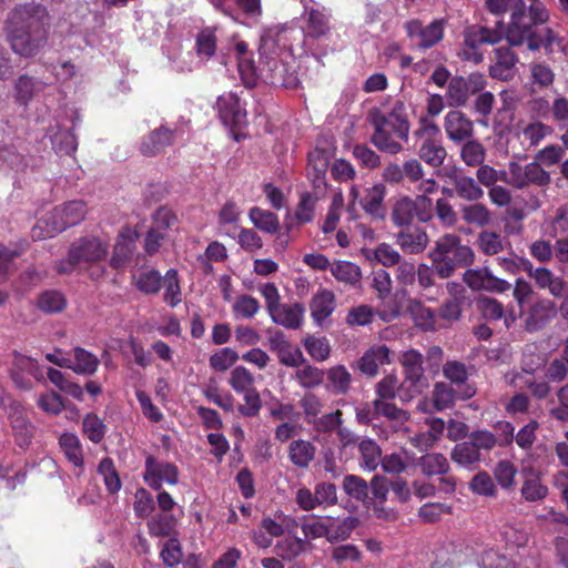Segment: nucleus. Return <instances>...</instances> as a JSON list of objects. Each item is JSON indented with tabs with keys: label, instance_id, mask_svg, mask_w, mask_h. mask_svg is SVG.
I'll list each match as a JSON object with an SVG mask.
<instances>
[{
	"label": "nucleus",
	"instance_id": "nucleus-1",
	"mask_svg": "<svg viewBox=\"0 0 568 568\" xmlns=\"http://www.w3.org/2000/svg\"><path fill=\"white\" fill-rule=\"evenodd\" d=\"M47 9L40 4L26 3L10 13L6 32L12 50L21 57H33L47 42Z\"/></svg>",
	"mask_w": 568,
	"mask_h": 568
},
{
	"label": "nucleus",
	"instance_id": "nucleus-2",
	"mask_svg": "<svg viewBox=\"0 0 568 568\" xmlns=\"http://www.w3.org/2000/svg\"><path fill=\"white\" fill-rule=\"evenodd\" d=\"M281 39H275L271 32L262 36L260 45V64L256 67L254 80L260 78L273 87L294 89L298 85L293 53Z\"/></svg>",
	"mask_w": 568,
	"mask_h": 568
},
{
	"label": "nucleus",
	"instance_id": "nucleus-3",
	"mask_svg": "<svg viewBox=\"0 0 568 568\" xmlns=\"http://www.w3.org/2000/svg\"><path fill=\"white\" fill-rule=\"evenodd\" d=\"M374 128L372 142L378 150L389 154L400 152L410 129L405 104L395 102L389 112L375 118Z\"/></svg>",
	"mask_w": 568,
	"mask_h": 568
},
{
	"label": "nucleus",
	"instance_id": "nucleus-4",
	"mask_svg": "<svg viewBox=\"0 0 568 568\" xmlns=\"http://www.w3.org/2000/svg\"><path fill=\"white\" fill-rule=\"evenodd\" d=\"M429 257L436 274L440 278L453 275L456 267H463L474 262V252L468 245L462 244L459 236L445 234L439 237Z\"/></svg>",
	"mask_w": 568,
	"mask_h": 568
},
{
	"label": "nucleus",
	"instance_id": "nucleus-5",
	"mask_svg": "<svg viewBox=\"0 0 568 568\" xmlns=\"http://www.w3.org/2000/svg\"><path fill=\"white\" fill-rule=\"evenodd\" d=\"M87 214L83 201L75 200L55 206L38 220L31 230L34 241L52 237L70 226L79 224Z\"/></svg>",
	"mask_w": 568,
	"mask_h": 568
},
{
	"label": "nucleus",
	"instance_id": "nucleus-6",
	"mask_svg": "<svg viewBox=\"0 0 568 568\" xmlns=\"http://www.w3.org/2000/svg\"><path fill=\"white\" fill-rule=\"evenodd\" d=\"M549 20V11L541 2H534L528 8L523 1L521 7L516 8L510 14V21L506 30V40L510 45H521L529 42L537 34L534 26L544 24Z\"/></svg>",
	"mask_w": 568,
	"mask_h": 568
},
{
	"label": "nucleus",
	"instance_id": "nucleus-7",
	"mask_svg": "<svg viewBox=\"0 0 568 568\" xmlns=\"http://www.w3.org/2000/svg\"><path fill=\"white\" fill-rule=\"evenodd\" d=\"M109 252V243L98 237H81L74 241L69 250L68 260L58 264L59 273H68L73 268L87 270L103 261Z\"/></svg>",
	"mask_w": 568,
	"mask_h": 568
},
{
	"label": "nucleus",
	"instance_id": "nucleus-8",
	"mask_svg": "<svg viewBox=\"0 0 568 568\" xmlns=\"http://www.w3.org/2000/svg\"><path fill=\"white\" fill-rule=\"evenodd\" d=\"M414 135L417 139L419 160L434 169L440 168L445 162L447 151L443 145L438 125L427 116H422Z\"/></svg>",
	"mask_w": 568,
	"mask_h": 568
},
{
	"label": "nucleus",
	"instance_id": "nucleus-9",
	"mask_svg": "<svg viewBox=\"0 0 568 568\" xmlns=\"http://www.w3.org/2000/svg\"><path fill=\"white\" fill-rule=\"evenodd\" d=\"M392 221L397 226H408L415 220L420 223L429 222L434 216V203L425 195L415 197L402 196L393 205Z\"/></svg>",
	"mask_w": 568,
	"mask_h": 568
},
{
	"label": "nucleus",
	"instance_id": "nucleus-10",
	"mask_svg": "<svg viewBox=\"0 0 568 568\" xmlns=\"http://www.w3.org/2000/svg\"><path fill=\"white\" fill-rule=\"evenodd\" d=\"M501 36L498 31L480 26H470L464 31V43L459 51V57L475 64L484 59L479 50L481 44H495L499 42Z\"/></svg>",
	"mask_w": 568,
	"mask_h": 568
},
{
	"label": "nucleus",
	"instance_id": "nucleus-11",
	"mask_svg": "<svg viewBox=\"0 0 568 568\" xmlns=\"http://www.w3.org/2000/svg\"><path fill=\"white\" fill-rule=\"evenodd\" d=\"M302 4L301 19L304 33L314 39L326 36L329 31V10L315 0H302Z\"/></svg>",
	"mask_w": 568,
	"mask_h": 568
},
{
	"label": "nucleus",
	"instance_id": "nucleus-12",
	"mask_svg": "<svg viewBox=\"0 0 568 568\" xmlns=\"http://www.w3.org/2000/svg\"><path fill=\"white\" fill-rule=\"evenodd\" d=\"M446 26L445 19H435L423 26L419 20L406 22L405 29L410 41L419 49H429L442 41Z\"/></svg>",
	"mask_w": 568,
	"mask_h": 568
},
{
	"label": "nucleus",
	"instance_id": "nucleus-13",
	"mask_svg": "<svg viewBox=\"0 0 568 568\" xmlns=\"http://www.w3.org/2000/svg\"><path fill=\"white\" fill-rule=\"evenodd\" d=\"M510 185L515 189H525L528 185L547 186L551 179L550 174L535 161L526 165L517 162L509 163Z\"/></svg>",
	"mask_w": 568,
	"mask_h": 568
},
{
	"label": "nucleus",
	"instance_id": "nucleus-14",
	"mask_svg": "<svg viewBox=\"0 0 568 568\" xmlns=\"http://www.w3.org/2000/svg\"><path fill=\"white\" fill-rule=\"evenodd\" d=\"M144 481L153 489L159 490L162 485H175L179 481V470L175 465L159 462L149 456L145 460Z\"/></svg>",
	"mask_w": 568,
	"mask_h": 568
},
{
	"label": "nucleus",
	"instance_id": "nucleus-15",
	"mask_svg": "<svg viewBox=\"0 0 568 568\" xmlns=\"http://www.w3.org/2000/svg\"><path fill=\"white\" fill-rule=\"evenodd\" d=\"M400 363L406 375L405 383H409L413 393H420L427 386L423 355L416 349L405 351L400 356Z\"/></svg>",
	"mask_w": 568,
	"mask_h": 568
},
{
	"label": "nucleus",
	"instance_id": "nucleus-16",
	"mask_svg": "<svg viewBox=\"0 0 568 568\" xmlns=\"http://www.w3.org/2000/svg\"><path fill=\"white\" fill-rule=\"evenodd\" d=\"M216 108L225 125L241 126L246 122V111L235 93L227 92L220 95Z\"/></svg>",
	"mask_w": 568,
	"mask_h": 568
},
{
	"label": "nucleus",
	"instance_id": "nucleus-17",
	"mask_svg": "<svg viewBox=\"0 0 568 568\" xmlns=\"http://www.w3.org/2000/svg\"><path fill=\"white\" fill-rule=\"evenodd\" d=\"M444 130L450 141L459 143L473 136L474 123L462 111L452 110L444 118Z\"/></svg>",
	"mask_w": 568,
	"mask_h": 568
},
{
	"label": "nucleus",
	"instance_id": "nucleus-18",
	"mask_svg": "<svg viewBox=\"0 0 568 568\" xmlns=\"http://www.w3.org/2000/svg\"><path fill=\"white\" fill-rule=\"evenodd\" d=\"M30 376L36 379L42 377L38 363L31 357L14 353L11 363V377L13 382L20 388H29L31 387Z\"/></svg>",
	"mask_w": 568,
	"mask_h": 568
},
{
	"label": "nucleus",
	"instance_id": "nucleus-19",
	"mask_svg": "<svg viewBox=\"0 0 568 568\" xmlns=\"http://www.w3.org/2000/svg\"><path fill=\"white\" fill-rule=\"evenodd\" d=\"M176 138V131L168 125H161L143 138L140 151L145 156H154L171 145Z\"/></svg>",
	"mask_w": 568,
	"mask_h": 568
},
{
	"label": "nucleus",
	"instance_id": "nucleus-20",
	"mask_svg": "<svg viewBox=\"0 0 568 568\" xmlns=\"http://www.w3.org/2000/svg\"><path fill=\"white\" fill-rule=\"evenodd\" d=\"M175 216L169 210L161 209L154 216V226L149 230L145 237V251L148 254L158 252L162 241L166 236V229L174 223Z\"/></svg>",
	"mask_w": 568,
	"mask_h": 568
},
{
	"label": "nucleus",
	"instance_id": "nucleus-21",
	"mask_svg": "<svg viewBox=\"0 0 568 568\" xmlns=\"http://www.w3.org/2000/svg\"><path fill=\"white\" fill-rule=\"evenodd\" d=\"M8 417L11 422L12 430L20 447L30 443L32 437V425L30 424L23 407L17 402L9 405Z\"/></svg>",
	"mask_w": 568,
	"mask_h": 568
},
{
	"label": "nucleus",
	"instance_id": "nucleus-22",
	"mask_svg": "<svg viewBox=\"0 0 568 568\" xmlns=\"http://www.w3.org/2000/svg\"><path fill=\"white\" fill-rule=\"evenodd\" d=\"M232 41L234 43L229 47V54L234 55L237 60L239 71L245 82L247 84H252L254 83L256 67L252 60V53L248 50V45L245 41L239 40L236 37H234Z\"/></svg>",
	"mask_w": 568,
	"mask_h": 568
},
{
	"label": "nucleus",
	"instance_id": "nucleus-23",
	"mask_svg": "<svg viewBox=\"0 0 568 568\" xmlns=\"http://www.w3.org/2000/svg\"><path fill=\"white\" fill-rule=\"evenodd\" d=\"M475 388L470 385H465L460 393H456L453 388L445 383H437L433 389V406L435 410H444L453 406L456 398L467 399L474 396Z\"/></svg>",
	"mask_w": 568,
	"mask_h": 568
},
{
	"label": "nucleus",
	"instance_id": "nucleus-24",
	"mask_svg": "<svg viewBox=\"0 0 568 568\" xmlns=\"http://www.w3.org/2000/svg\"><path fill=\"white\" fill-rule=\"evenodd\" d=\"M518 58L510 48L500 47L495 50V62L489 68L493 78L507 81L513 78Z\"/></svg>",
	"mask_w": 568,
	"mask_h": 568
},
{
	"label": "nucleus",
	"instance_id": "nucleus-25",
	"mask_svg": "<svg viewBox=\"0 0 568 568\" xmlns=\"http://www.w3.org/2000/svg\"><path fill=\"white\" fill-rule=\"evenodd\" d=\"M557 313L554 302L549 300L536 301L528 311L525 320L526 328L529 332L540 329L546 323H548Z\"/></svg>",
	"mask_w": 568,
	"mask_h": 568
},
{
	"label": "nucleus",
	"instance_id": "nucleus-26",
	"mask_svg": "<svg viewBox=\"0 0 568 568\" xmlns=\"http://www.w3.org/2000/svg\"><path fill=\"white\" fill-rule=\"evenodd\" d=\"M305 308L300 303L281 304L271 314L274 323L288 329H297L304 320Z\"/></svg>",
	"mask_w": 568,
	"mask_h": 568
},
{
	"label": "nucleus",
	"instance_id": "nucleus-27",
	"mask_svg": "<svg viewBox=\"0 0 568 568\" xmlns=\"http://www.w3.org/2000/svg\"><path fill=\"white\" fill-rule=\"evenodd\" d=\"M310 310L315 324L322 326L335 310V295L328 290H320L313 296Z\"/></svg>",
	"mask_w": 568,
	"mask_h": 568
},
{
	"label": "nucleus",
	"instance_id": "nucleus-28",
	"mask_svg": "<svg viewBox=\"0 0 568 568\" xmlns=\"http://www.w3.org/2000/svg\"><path fill=\"white\" fill-rule=\"evenodd\" d=\"M396 243L405 253L418 254L426 248L428 235L420 227L407 229L397 234Z\"/></svg>",
	"mask_w": 568,
	"mask_h": 568
},
{
	"label": "nucleus",
	"instance_id": "nucleus-29",
	"mask_svg": "<svg viewBox=\"0 0 568 568\" xmlns=\"http://www.w3.org/2000/svg\"><path fill=\"white\" fill-rule=\"evenodd\" d=\"M408 312L415 325L424 331H436L442 326L437 314L418 300L409 301Z\"/></svg>",
	"mask_w": 568,
	"mask_h": 568
},
{
	"label": "nucleus",
	"instance_id": "nucleus-30",
	"mask_svg": "<svg viewBox=\"0 0 568 568\" xmlns=\"http://www.w3.org/2000/svg\"><path fill=\"white\" fill-rule=\"evenodd\" d=\"M387 363H389V349L385 345H378L363 355L359 369L368 376H374L378 373V368Z\"/></svg>",
	"mask_w": 568,
	"mask_h": 568
},
{
	"label": "nucleus",
	"instance_id": "nucleus-31",
	"mask_svg": "<svg viewBox=\"0 0 568 568\" xmlns=\"http://www.w3.org/2000/svg\"><path fill=\"white\" fill-rule=\"evenodd\" d=\"M45 83L27 74L20 75L14 83V98L21 105H28L33 97L41 92Z\"/></svg>",
	"mask_w": 568,
	"mask_h": 568
},
{
	"label": "nucleus",
	"instance_id": "nucleus-32",
	"mask_svg": "<svg viewBox=\"0 0 568 568\" xmlns=\"http://www.w3.org/2000/svg\"><path fill=\"white\" fill-rule=\"evenodd\" d=\"M59 445L65 458L79 469L78 475H81L83 452L79 437L73 433H63L59 438Z\"/></svg>",
	"mask_w": 568,
	"mask_h": 568
},
{
	"label": "nucleus",
	"instance_id": "nucleus-33",
	"mask_svg": "<svg viewBox=\"0 0 568 568\" xmlns=\"http://www.w3.org/2000/svg\"><path fill=\"white\" fill-rule=\"evenodd\" d=\"M327 537L329 542L347 539L357 525V519L352 516L326 517Z\"/></svg>",
	"mask_w": 568,
	"mask_h": 568
},
{
	"label": "nucleus",
	"instance_id": "nucleus-34",
	"mask_svg": "<svg viewBox=\"0 0 568 568\" xmlns=\"http://www.w3.org/2000/svg\"><path fill=\"white\" fill-rule=\"evenodd\" d=\"M287 453L294 466L307 468L315 457L316 448L308 440L296 439L290 444Z\"/></svg>",
	"mask_w": 568,
	"mask_h": 568
},
{
	"label": "nucleus",
	"instance_id": "nucleus-35",
	"mask_svg": "<svg viewBox=\"0 0 568 568\" xmlns=\"http://www.w3.org/2000/svg\"><path fill=\"white\" fill-rule=\"evenodd\" d=\"M532 280L540 290H547L554 297H561L565 294L564 280L556 276L549 268L537 267Z\"/></svg>",
	"mask_w": 568,
	"mask_h": 568
},
{
	"label": "nucleus",
	"instance_id": "nucleus-36",
	"mask_svg": "<svg viewBox=\"0 0 568 568\" xmlns=\"http://www.w3.org/2000/svg\"><path fill=\"white\" fill-rule=\"evenodd\" d=\"M171 68L176 72H190L196 65L197 61L192 51H184L180 43H173L166 50Z\"/></svg>",
	"mask_w": 568,
	"mask_h": 568
},
{
	"label": "nucleus",
	"instance_id": "nucleus-37",
	"mask_svg": "<svg viewBox=\"0 0 568 568\" xmlns=\"http://www.w3.org/2000/svg\"><path fill=\"white\" fill-rule=\"evenodd\" d=\"M326 389L335 395L345 394L351 385L352 375L343 365H336L325 372Z\"/></svg>",
	"mask_w": 568,
	"mask_h": 568
},
{
	"label": "nucleus",
	"instance_id": "nucleus-38",
	"mask_svg": "<svg viewBox=\"0 0 568 568\" xmlns=\"http://www.w3.org/2000/svg\"><path fill=\"white\" fill-rule=\"evenodd\" d=\"M331 274L346 285L356 286L362 278L359 266L347 261H337L329 266Z\"/></svg>",
	"mask_w": 568,
	"mask_h": 568
},
{
	"label": "nucleus",
	"instance_id": "nucleus-39",
	"mask_svg": "<svg viewBox=\"0 0 568 568\" xmlns=\"http://www.w3.org/2000/svg\"><path fill=\"white\" fill-rule=\"evenodd\" d=\"M302 344L315 362H325L331 355V344L325 336L306 335Z\"/></svg>",
	"mask_w": 568,
	"mask_h": 568
},
{
	"label": "nucleus",
	"instance_id": "nucleus-40",
	"mask_svg": "<svg viewBox=\"0 0 568 568\" xmlns=\"http://www.w3.org/2000/svg\"><path fill=\"white\" fill-rule=\"evenodd\" d=\"M163 277L153 268L141 270L133 275L134 285L144 294H156L162 284Z\"/></svg>",
	"mask_w": 568,
	"mask_h": 568
},
{
	"label": "nucleus",
	"instance_id": "nucleus-41",
	"mask_svg": "<svg viewBox=\"0 0 568 568\" xmlns=\"http://www.w3.org/2000/svg\"><path fill=\"white\" fill-rule=\"evenodd\" d=\"M134 237L128 233H121L114 244L111 265L115 268L122 267L131 257L134 251Z\"/></svg>",
	"mask_w": 568,
	"mask_h": 568
},
{
	"label": "nucleus",
	"instance_id": "nucleus-42",
	"mask_svg": "<svg viewBox=\"0 0 568 568\" xmlns=\"http://www.w3.org/2000/svg\"><path fill=\"white\" fill-rule=\"evenodd\" d=\"M358 450L361 454V466L373 471L377 468L382 459L381 447L371 438H364L358 444Z\"/></svg>",
	"mask_w": 568,
	"mask_h": 568
},
{
	"label": "nucleus",
	"instance_id": "nucleus-43",
	"mask_svg": "<svg viewBox=\"0 0 568 568\" xmlns=\"http://www.w3.org/2000/svg\"><path fill=\"white\" fill-rule=\"evenodd\" d=\"M248 217L253 225L262 232L274 234L280 229V221L276 214L260 209L257 206L252 207L248 212Z\"/></svg>",
	"mask_w": 568,
	"mask_h": 568
},
{
	"label": "nucleus",
	"instance_id": "nucleus-44",
	"mask_svg": "<svg viewBox=\"0 0 568 568\" xmlns=\"http://www.w3.org/2000/svg\"><path fill=\"white\" fill-rule=\"evenodd\" d=\"M463 220L471 225L486 226L491 222V212L483 203L463 205L460 209Z\"/></svg>",
	"mask_w": 568,
	"mask_h": 568
},
{
	"label": "nucleus",
	"instance_id": "nucleus-45",
	"mask_svg": "<svg viewBox=\"0 0 568 568\" xmlns=\"http://www.w3.org/2000/svg\"><path fill=\"white\" fill-rule=\"evenodd\" d=\"M216 28L205 27L196 36L195 49L200 59H210L216 52Z\"/></svg>",
	"mask_w": 568,
	"mask_h": 568
},
{
	"label": "nucleus",
	"instance_id": "nucleus-46",
	"mask_svg": "<svg viewBox=\"0 0 568 568\" xmlns=\"http://www.w3.org/2000/svg\"><path fill=\"white\" fill-rule=\"evenodd\" d=\"M385 197V186L383 184H375L367 189L365 196L362 199L361 204L363 209L371 215H383V201Z\"/></svg>",
	"mask_w": 568,
	"mask_h": 568
},
{
	"label": "nucleus",
	"instance_id": "nucleus-47",
	"mask_svg": "<svg viewBox=\"0 0 568 568\" xmlns=\"http://www.w3.org/2000/svg\"><path fill=\"white\" fill-rule=\"evenodd\" d=\"M419 466L423 474L426 476L444 475L449 469L447 458L439 453H430L422 456Z\"/></svg>",
	"mask_w": 568,
	"mask_h": 568
},
{
	"label": "nucleus",
	"instance_id": "nucleus-48",
	"mask_svg": "<svg viewBox=\"0 0 568 568\" xmlns=\"http://www.w3.org/2000/svg\"><path fill=\"white\" fill-rule=\"evenodd\" d=\"M475 179L470 176H459L455 180V190L457 195L466 201H478L484 196V190Z\"/></svg>",
	"mask_w": 568,
	"mask_h": 568
},
{
	"label": "nucleus",
	"instance_id": "nucleus-49",
	"mask_svg": "<svg viewBox=\"0 0 568 568\" xmlns=\"http://www.w3.org/2000/svg\"><path fill=\"white\" fill-rule=\"evenodd\" d=\"M73 353L75 362H71L70 368L72 371L83 375H92L95 373L99 365V359L95 355L81 347H75Z\"/></svg>",
	"mask_w": 568,
	"mask_h": 568
},
{
	"label": "nucleus",
	"instance_id": "nucleus-50",
	"mask_svg": "<svg viewBox=\"0 0 568 568\" xmlns=\"http://www.w3.org/2000/svg\"><path fill=\"white\" fill-rule=\"evenodd\" d=\"M486 156V150L484 145L476 141L468 139L463 144L460 150V158L467 166H480Z\"/></svg>",
	"mask_w": 568,
	"mask_h": 568
},
{
	"label": "nucleus",
	"instance_id": "nucleus-51",
	"mask_svg": "<svg viewBox=\"0 0 568 568\" xmlns=\"http://www.w3.org/2000/svg\"><path fill=\"white\" fill-rule=\"evenodd\" d=\"M98 473L102 476L110 494H116L121 489L122 483L111 458L105 457L99 463Z\"/></svg>",
	"mask_w": 568,
	"mask_h": 568
},
{
	"label": "nucleus",
	"instance_id": "nucleus-52",
	"mask_svg": "<svg viewBox=\"0 0 568 568\" xmlns=\"http://www.w3.org/2000/svg\"><path fill=\"white\" fill-rule=\"evenodd\" d=\"M450 457L456 464L468 467L479 462L480 454L477 452L476 447L467 440L457 444L453 448Z\"/></svg>",
	"mask_w": 568,
	"mask_h": 568
},
{
	"label": "nucleus",
	"instance_id": "nucleus-53",
	"mask_svg": "<svg viewBox=\"0 0 568 568\" xmlns=\"http://www.w3.org/2000/svg\"><path fill=\"white\" fill-rule=\"evenodd\" d=\"M561 38L552 29L547 28L541 34L535 36L531 42H529L528 49L536 51L544 48L548 54H552L558 52Z\"/></svg>",
	"mask_w": 568,
	"mask_h": 568
},
{
	"label": "nucleus",
	"instance_id": "nucleus-54",
	"mask_svg": "<svg viewBox=\"0 0 568 568\" xmlns=\"http://www.w3.org/2000/svg\"><path fill=\"white\" fill-rule=\"evenodd\" d=\"M164 286V302L171 307H175L181 303V287L178 277V272L174 268H170L163 276Z\"/></svg>",
	"mask_w": 568,
	"mask_h": 568
},
{
	"label": "nucleus",
	"instance_id": "nucleus-55",
	"mask_svg": "<svg viewBox=\"0 0 568 568\" xmlns=\"http://www.w3.org/2000/svg\"><path fill=\"white\" fill-rule=\"evenodd\" d=\"M254 376L244 366H236L231 371L229 385L237 393H244L254 388Z\"/></svg>",
	"mask_w": 568,
	"mask_h": 568
},
{
	"label": "nucleus",
	"instance_id": "nucleus-56",
	"mask_svg": "<svg viewBox=\"0 0 568 568\" xmlns=\"http://www.w3.org/2000/svg\"><path fill=\"white\" fill-rule=\"evenodd\" d=\"M260 308L258 301L248 294L237 296L232 305L236 318H252L258 313Z\"/></svg>",
	"mask_w": 568,
	"mask_h": 568
},
{
	"label": "nucleus",
	"instance_id": "nucleus-57",
	"mask_svg": "<svg viewBox=\"0 0 568 568\" xmlns=\"http://www.w3.org/2000/svg\"><path fill=\"white\" fill-rule=\"evenodd\" d=\"M464 77H455L448 83L447 99L450 106H462L470 98Z\"/></svg>",
	"mask_w": 568,
	"mask_h": 568
},
{
	"label": "nucleus",
	"instance_id": "nucleus-58",
	"mask_svg": "<svg viewBox=\"0 0 568 568\" xmlns=\"http://www.w3.org/2000/svg\"><path fill=\"white\" fill-rule=\"evenodd\" d=\"M325 372L310 364L303 365L295 372V379L304 388H314L324 381Z\"/></svg>",
	"mask_w": 568,
	"mask_h": 568
},
{
	"label": "nucleus",
	"instance_id": "nucleus-59",
	"mask_svg": "<svg viewBox=\"0 0 568 568\" xmlns=\"http://www.w3.org/2000/svg\"><path fill=\"white\" fill-rule=\"evenodd\" d=\"M333 152L329 148H315L308 153V165L315 172V179L322 180L328 169Z\"/></svg>",
	"mask_w": 568,
	"mask_h": 568
},
{
	"label": "nucleus",
	"instance_id": "nucleus-60",
	"mask_svg": "<svg viewBox=\"0 0 568 568\" xmlns=\"http://www.w3.org/2000/svg\"><path fill=\"white\" fill-rule=\"evenodd\" d=\"M549 489L541 483L540 475L526 478L521 487V496L527 501H539L547 497Z\"/></svg>",
	"mask_w": 568,
	"mask_h": 568
},
{
	"label": "nucleus",
	"instance_id": "nucleus-61",
	"mask_svg": "<svg viewBox=\"0 0 568 568\" xmlns=\"http://www.w3.org/2000/svg\"><path fill=\"white\" fill-rule=\"evenodd\" d=\"M239 359V354L231 347H223L210 356V367L215 372H225Z\"/></svg>",
	"mask_w": 568,
	"mask_h": 568
},
{
	"label": "nucleus",
	"instance_id": "nucleus-62",
	"mask_svg": "<svg viewBox=\"0 0 568 568\" xmlns=\"http://www.w3.org/2000/svg\"><path fill=\"white\" fill-rule=\"evenodd\" d=\"M517 467L509 460H500L494 468V477L504 489H511L515 486Z\"/></svg>",
	"mask_w": 568,
	"mask_h": 568
},
{
	"label": "nucleus",
	"instance_id": "nucleus-63",
	"mask_svg": "<svg viewBox=\"0 0 568 568\" xmlns=\"http://www.w3.org/2000/svg\"><path fill=\"white\" fill-rule=\"evenodd\" d=\"M478 247L485 255H496L504 250L500 234L493 231H481L477 239Z\"/></svg>",
	"mask_w": 568,
	"mask_h": 568
},
{
	"label": "nucleus",
	"instance_id": "nucleus-64",
	"mask_svg": "<svg viewBox=\"0 0 568 568\" xmlns=\"http://www.w3.org/2000/svg\"><path fill=\"white\" fill-rule=\"evenodd\" d=\"M276 355L280 363L287 367H300L306 363L302 351L290 342L282 346Z\"/></svg>",
	"mask_w": 568,
	"mask_h": 568
}]
</instances>
